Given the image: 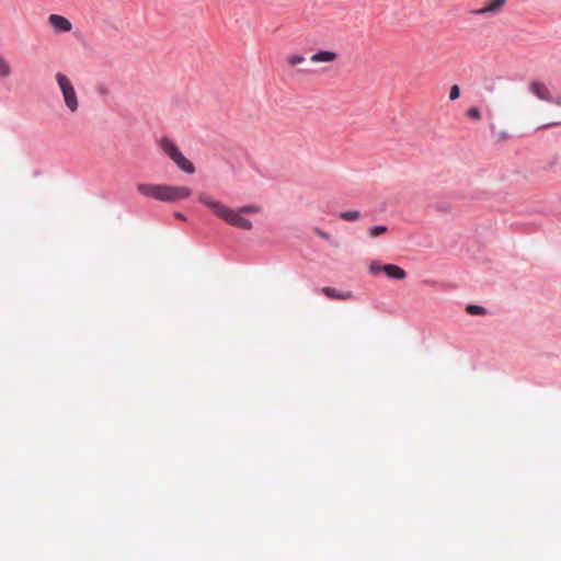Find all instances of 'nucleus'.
<instances>
[{"instance_id": "f257e3e1", "label": "nucleus", "mask_w": 561, "mask_h": 561, "mask_svg": "<svg viewBox=\"0 0 561 561\" xmlns=\"http://www.w3.org/2000/svg\"><path fill=\"white\" fill-rule=\"evenodd\" d=\"M197 198L199 203L209 208L215 216L222 219L227 224L243 230L252 229V222L247 219L243 214H256L261 210L259 206L254 205L231 209L207 193L198 194Z\"/></svg>"}, {"instance_id": "f03ea898", "label": "nucleus", "mask_w": 561, "mask_h": 561, "mask_svg": "<svg viewBox=\"0 0 561 561\" xmlns=\"http://www.w3.org/2000/svg\"><path fill=\"white\" fill-rule=\"evenodd\" d=\"M137 191L146 197L164 203L186 199L192 194V190L186 186L150 183H139L137 185Z\"/></svg>"}, {"instance_id": "7ed1b4c3", "label": "nucleus", "mask_w": 561, "mask_h": 561, "mask_svg": "<svg viewBox=\"0 0 561 561\" xmlns=\"http://www.w3.org/2000/svg\"><path fill=\"white\" fill-rule=\"evenodd\" d=\"M159 147L162 152L168 156L183 172L187 174H193L195 172L194 164L183 156L173 140L168 137H163L159 140Z\"/></svg>"}, {"instance_id": "20e7f679", "label": "nucleus", "mask_w": 561, "mask_h": 561, "mask_svg": "<svg viewBox=\"0 0 561 561\" xmlns=\"http://www.w3.org/2000/svg\"><path fill=\"white\" fill-rule=\"evenodd\" d=\"M55 79L62 94L66 107L71 113H76L79 108V99L71 80L61 72H57Z\"/></svg>"}, {"instance_id": "39448f33", "label": "nucleus", "mask_w": 561, "mask_h": 561, "mask_svg": "<svg viewBox=\"0 0 561 561\" xmlns=\"http://www.w3.org/2000/svg\"><path fill=\"white\" fill-rule=\"evenodd\" d=\"M528 90L538 100L547 103H554V95L545 82L539 80H530L528 83Z\"/></svg>"}, {"instance_id": "423d86ee", "label": "nucleus", "mask_w": 561, "mask_h": 561, "mask_svg": "<svg viewBox=\"0 0 561 561\" xmlns=\"http://www.w3.org/2000/svg\"><path fill=\"white\" fill-rule=\"evenodd\" d=\"M506 3H507V0H486L482 8L473 11V14H476V15L499 14L504 10Z\"/></svg>"}, {"instance_id": "0eeeda50", "label": "nucleus", "mask_w": 561, "mask_h": 561, "mask_svg": "<svg viewBox=\"0 0 561 561\" xmlns=\"http://www.w3.org/2000/svg\"><path fill=\"white\" fill-rule=\"evenodd\" d=\"M48 24L57 33H69L72 30V23L59 14H50L48 16Z\"/></svg>"}, {"instance_id": "6e6552de", "label": "nucleus", "mask_w": 561, "mask_h": 561, "mask_svg": "<svg viewBox=\"0 0 561 561\" xmlns=\"http://www.w3.org/2000/svg\"><path fill=\"white\" fill-rule=\"evenodd\" d=\"M337 59V54L332 50H320L311 55L310 61L312 64H331Z\"/></svg>"}, {"instance_id": "1a4fd4ad", "label": "nucleus", "mask_w": 561, "mask_h": 561, "mask_svg": "<svg viewBox=\"0 0 561 561\" xmlns=\"http://www.w3.org/2000/svg\"><path fill=\"white\" fill-rule=\"evenodd\" d=\"M382 273L390 279L402 280L407 277V272L396 264H385Z\"/></svg>"}, {"instance_id": "9d476101", "label": "nucleus", "mask_w": 561, "mask_h": 561, "mask_svg": "<svg viewBox=\"0 0 561 561\" xmlns=\"http://www.w3.org/2000/svg\"><path fill=\"white\" fill-rule=\"evenodd\" d=\"M321 291L331 299L348 300L352 298L351 291H339L332 287H323Z\"/></svg>"}, {"instance_id": "9b49d317", "label": "nucleus", "mask_w": 561, "mask_h": 561, "mask_svg": "<svg viewBox=\"0 0 561 561\" xmlns=\"http://www.w3.org/2000/svg\"><path fill=\"white\" fill-rule=\"evenodd\" d=\"M12 75V68L5 57L0 54V78H8Z\"/></svg>"}, {"instance_id": "f8f14e48", "label": "nucleus", "mask_w": 561, "mask_h": 561, "mask_svg": "<svg viewBox=\"0 0 561 561\" xmlns=\"http://www.w3.org/2000/svg\"><path fill=\"white\" fill-rule=\"evenodd\" d=\"M305 61V57L299 54H289L286 57V62L290 67H296Z\"/></svg>"}, {"instance_id": "ddd939ff", "label": "nucleus", "mask_w": 561, "mask_h": 561, "mask_svg": "<svg viewBox=\"0 0 561 561\" xmlns=\"http://www.w3.org/2000/svg\"><path fill=\"white\" fill-rule=\"evenodd\" d=\"M339 217L345 221H355L359 219L360 213L358 210H348L340 213Z\"/></svg>"}, {"instance_id": "4468645a", "label": "nucleus", "mask_w": 561, "mask_h": 561, "mask_svg": "<svg viewBox=\"0 0 561 561\" xmlns=\"http://www.w3.org/2000/svg\"><path fill=\"white\" fill-rule=\"evenodd\" d=\"M382 267H385V264L378 262V261H371L368 266L369 274L377 276L382 272Z\"/></svg>"}, {"instance_id": "2eb2a0df", "label": "nucleus", "mask_w": 561, "mask_h": 561, "mask_svg": "<svg viewBox=\"0 0 561 561\" xmlns=\"http://www.w3.org/2000/svg\"><path fill=\"white\" fill-rule=\"evenodd\" d=\"M388 231V227L387 226H374L369 229L368 233L371 238H377L379 237L380 234H383Z\"/></svg>"}, {"instance_id": "dca6fc26", "label": "nucleus", "mask_w": 561, "mask_h": 561, "mask_svg": "<svg viewBox=\"0 0 561 561\" xmlns=\"http://www.w3.org/2000/svg\"><path fill=\"white\" fill-rule=\"evenodd\" d=\"M466 311L469 313V314H484L485 313V309L481 306H477V305H468L467 308H466Z\"/></svg>"}, {"instance_id": "f3484780", "label": "nucleus", "mask_w": 561, "mask_h": 561, "mask_svg": "<svg viewBox=\"0 0 561 561\" xmlns=\"http://www.w3.org/2000/svg\"><path fill=\"white\" fill-rule=\"evenodd\" d=\"M467 116L474 121H479L481 118L479 108L474 106L467 110Z\"/></svg>"}, {"instance_id": "a211bd4d", "label": "nucleus", "mask_w": 561, "mask_h": 561, "mask_svg": "<svg viewBox=\"0 0 561 561\" xmlns=\"http://www.w3.org/2000/svg\"><path fill=\"white\" fill-rule=\"evenodd\" d=\"M460 96V89L457 84H454L451 88H450V92H449V99L451 101H455L457 100L458 98Z\"/></svg>"}, {"instance_id": "6ab92c4d", "label": "nucleus", "mask_w": 561, "mask_h": 561, "mask_svg": "<svg viewBox=\"0 0 561 561\" xmlns=\"http://www.w3.org/2000/svg\"><path fill=\"white\" fill-rule=\"evenodd\" d=\"M316 232H317V234H318L319 237H321V238H323V239H325V240H328V239H329V234H328L327 232H324V231H322V230H319V229H316Z\"/></svg>"}, {"instance_id": "aec40b11", "label": "nucleus", "mask_w": 561, "mask_h": 561, "mask_svg": "<svg viewBox=\"0 0 561 561\" xmlns=\"http://www.w3.org/2000/svg\"><path fill=\"white\" fill-rule=\"evenodd\" d=\"M175 217H176V218H179V219H181V220H186L185 215H183L182 213H176V214H175Z\"/></svg>"}, {"instance_id": "412c9836", "label": "nucleus", "mask_w": 561, "mask_h": 561, "mask_svg": "<svg viewBox=\"0 0 561 561\" xmlns=\"http://www.w3.org/2000/svg\"><path fill=\"white\" fill-rule=\"evenodd\" d=\"M556 123H550V124H547L546 126H554Z\"/></svg>"}]
</instances>
